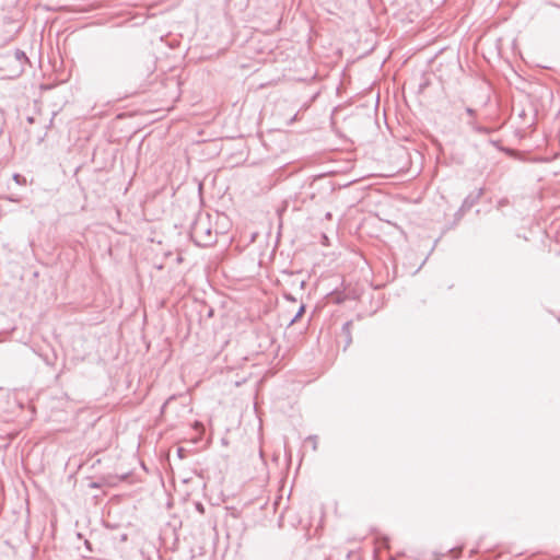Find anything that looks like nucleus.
I'll return each instance as SVG.
<instances>
[{
  "mask_svg": "<svg viewBox=\"0 0 560 560\" xmlns=\"http://www.w3.org/2000/svg\"><path fill=\"white\" fill-rule=\"evenodd\" d=\"M196 508H197L198 511H202L203 510V506H202L201 503H197Z\"/></svg>",
  "mask_w": 560,
  "mask_h": 560,
  "instance_id": "16",
  "label": "nucleus"
},
{
  "mask_svg": "<svg viewBox=\"0 0 560 560\" xmlns=\"http://www.w3.org/2000/svg\"><path fill=\"white\" fill-rule=\"evenodd\" d=\"M482 195H483V188H479L478 191L474 195L472 194L468 195L464 199L459 211L464 212V211H467L470 208H472L478 202V200L481 198Z\"/></svg>",
  "mask_w": 560,
  "mask_h": 560,
  "instance_id": "2",
  "label": "nucleus"
},
{
  "mask_svg": "<svg viewBox=\"0 0 560 560\" xmlns=\"http://www.w3.org/2000/svg\"><path fill=\"white\" fill-rule=\"evenodd\" d=\"M517 117L522 119V125L526 127H532L535 124V118H532L529 121H526L527 112L525 108H521L517 112Z\"/></svg>",
  "mask_w": 560,
  "mask_h": 560,
  "instance_id": "4",
  "label": "nucleus"
},
{
  "mask_svg": "<svg viewBox=\"0 0 560 560\" xmlns=\"http://www.w3.org/2000/svg\"><path fill=\"white\" fill-rule=\"evenodd\" d=\"M174 399V396H171L161 407V413L165 412L166 407L168 406L170 401Z\"/></svg>",
  "mask_w": 560,
  "mask_h": 560,
  "instance_id": "12",
  "label": "nucleus"
},
{
  "mask_svg": "<svg viewBox=\"0 0 560 560\" xmlns=\"http://www.w3.org/2000/svg\"><path fill=\"white\" fill-rule=\"evenodd\" d=\"M319 180H320L319 178H318V179L313 180V183L311 184V186H314V185H315L317 182H319Z\"/></svg>",
  "mask_w": 560,
  "mask_h": 560,
  "instance_id": "20",
  "label": "nucleus"
},
{
  "mask_svg": "<svg viewBox=\"0 0 560 560\" xmlns=\"http://www.w3.org/2000/svg\"><path fill=\"white\" fill-rule=\"evenodd\" d=\"M14 56H15V59L19 60V61H26L27 60V57H26L25 52L20 50V49H16L14 51Z\"/></svg>",
  "mask_w": 560,
  "mask_h": 560,
  "instance_id": "7",
  "label": "nucleus"
},
{
  "mask_svg": "<svg viewBox=\"0 0 560 560\" xmlns=\"http://www.w3.org/2000/svg\"><path fill=\"white\" fill-rule=\"evenodd\" d=\"M305 313V305L301 304L299 311L294 315V317L290 320V325H293L299 318L302 317V315Z\"/></svg>",
  "mask_w": 560,
  "mask_h": 560,
  "instance_id": "6",
  "label": "nucleus"
},
{
  "mask_svg": "<svg viewBox=\"0 0 560 560\" xmlns=\"http://www.w3.org/2000/svg\"><path fill=\"white\" fill-rule=\"evenodd\" d=\"M450 552L454 555L453 557L455 559H457L460 556L462 548H452V549H450Z\"/></svg>",
  "mask_w": 560,
  "mask_h": 560,
  "instance_id": "9",
  "label": "nucleus"
},
{
  "mask_svg": "<svg viewBox=\"0 0 560 560\" xmlns=\"http://www.w3.org/2000/svg\"><path fill=\"white\" fill-rule=\"evenodd\" d=\"M559 322H560V317H559Z\"/></svg>",
  "mask_w": 560,
  "mask_h": 560,
  "instance_id": "22",
  "label": "nucleus"
},
{
  "mask_svg": "<svg viewBox=\"0 0 560 560\" xmlns=\"http://www.w3.org/2000/svg\"><path fill=\"white\" fill-rule=\"evenodd\" d=\"M182 452H183V450H182V448H178V455H179V456L182 455Z\"/></svg>",
  "mask_w": 560,
  "mask_h": 560,
  "instance_id": "21",
  "label": "nucleus"
},
{
  "mask_svg": "<svg viewBox=\"0 0 560 560\" xmlns=\"http://www.w3.org/2000/svg\"><path fill=\"white\" fill-rule=\"evenodd\" d=\"M466 113L471 117V118H475L476 116V110L471 107H466Z\"/></svg>",
  "mask_w": 560,
  "mask_h": 560,
  "instance_id": "13",
  "label": "nucleus"
},
{
  "mask_svg": "<svg viewBox=\"0 0 560 560\" xmlns=\"http://www.w3.org/2000/svg\"><path fill=\"white\" fill-rule=\"evenodd\" d=\"M351 327H352V322L351 320H348L346 322L342 327H341V334L345 336V340H346V345H345V349L351 343L352 341V338H351Z\"/></svg>",
  "mask_w": 560,
  "mask_h": 560,
  "instance_id": "3",
  "label": "nucleus"
},
{
  "mask_svg": "<svg viewBox=\"0 0 560 560\" xmlns=\"http://www.w3.org/2000/svg\"><path fill=\"white\" fill-rule=\"evenodd\" d=\"M472 130L480 135H489L491 132V129L489 127H485L481 125H472Z\"/></svg>",
  "mask_w": 560,
  "mask_h": 560,
  "instance_id": "5",
  "label": "nucleus"
},
{
  "mask_svg": "<svg viewBox=\"0 0 560 560\" xmlns=\"http://www.w3.org/2000/svg\"><path fill=\"white\" fill-rule=\"evenodd\" d=\"M304 285H305V281H304V280H302V281L300 282V288H301V289H303V288H304Z\"/></svg>",
  "mask_w": 560,
  "mask_h": 560,
  "instance_id": "19",
  "label": "nucleus"
},
{
  "mask_svg": "<svg viewBox=\"0 0 560 560\" xmlns=\"http://www.w3.org/2000/svg\"><path fill=\"white\" fill-rule=\"evenodd\" d=\"M467 125L472 129V125H477V122L474 120V118H471L467 121Z\"/></svg>",
  "mask_w": 560,
  "mask_h": 560,
  "instance_id": "14",
  "label": "nucleus"
},
{
  "mask_svg": "<svg viewBox=\"0 0 560 560\" xmlns=\"http://www.w3.org/2000/svg\"><path fill=\"white\" fill-rule=\"evenodd\" d=\"M477 552V549H471L469 552V557H472Z\"/></svg>",
  "mask_w": 560,
  "mask_h": 560,
  "instance_id": "17",
  "label": "nucleus"
},
{
  "mask_svg": "<svg viewBox=\"0 0 560 560\" xmlns=\"http://www.w3.org/2000/svg\"><path fill=\"white\" fill-rule=\"evenodd\" d=\"M283 298H284L287 301H290V302H296V299H295L291 293L283 292Z\"/></svg>",
  "mask_w": 560,
  "mask_h": 560,
  "instance_id": "11",
  "label": "nucleus"
},
{
  "mask_svg": "<svg viewBox=\"0 0 560 560\" xmlns=\"http://www.w3.org/2000/svg\"><path fill=\"white\" fill-rule=\"evenodd\" d=\"M90 487H91V488H95V489H96V488H100V483H97V482H91Z\"/></svg>",
  "mask_w": 560,
  "mask_h": 560,
  "instance_id": "15",
  "label": "nucleus"
},
{
  "mask_svg": "<svg viewBox=\"0 0 560 560\" xmlns=\"http://www.w3.org/2000/svg\"><path fill=\"white\" fill-rule=\"evenodd\" d=\"M190 237L200 247L211 246L217 242V232L213 231L208 214L196 218L190 228Z\"/></svg>",
  "mask_w": 560,
  "mask_h": 560,
  "instance_id": "1",
  "label": "nucleus"
},
{
  "mask_svg": "<svg viewBox=\"0 0 560 560\" xmlns=\"http://www.w3.org/2000/svg\"><path fill=\"white\" fill-rule=\"evenodd\" d=\"M317 440H318L317 435H308V436L306 438V442L312 443V448H313L314 451H316V450H317Z\"/></svg>",
  "mask_w": 560,
  "mask_h": 560,
  "instance_id": "8",
  "label": "nucleus"
},
{
  "mask_svg": "<svg viewBox=\"0 0 560 560\" xmlns=\"http://www.w3.org/2000/svg\"><path fill=\"white\" fill-rule=\"evenodd\" d=\"M489 101H490V96L487 95L483 105H487Z\"/></svg>",
  "mask_w": 560,
  "mask_h": 560,
  "instance_id": "18",
  "label": "nucleus"
},
{
  "mask_svg": "<svg viewBox=\"0 0 560 560\" xmlns=\"http://www.w3.org/2000/svg\"><path fill=\"white\" fill-rule=\"evenodd\" d=\"M13 179L18 183V184H22V183H25V178L20 175V174H14L13 175Z\"/></svg>",
  "mask_w": 560,
  "mask_h": 560,
  "instance_id": "10",
  "label": "nucleus"
}]
</instances>
